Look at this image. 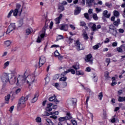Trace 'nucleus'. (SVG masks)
<instances>
[{
    "instance_id": "393cba45",
    "label": "nucleus",
    "mask_w": 125,
    "mask_h": 125,
    "mask_svg": "<svg viewBox=\"0 0 125 125\" xmlns=\"http://www.w3.org/2000/svg\"><path fill=\"white\" fill-rule=\"evenodd\" d=\"M90 24L91 25L93 24L91 27V29L93 32H95V31H97V28H96V24L93 23H91Z\"/></svg>"
},
{
    "instance_id": "79ce46f5",
    "label": "nucleus",
    "mask_w": 125,
    "mask_h": 125,
    "mask_svg": "<svg viewBox=\"0 0 125 125\" xmlns=\"http://www.w3.org/2000/svg\"><path fill=\"white\" fill-rule=\"evenodd\" d=\"M117 49L118 52H120V53L123 52V47H122V46H121L119 47H118Z\"/></svg>"
},
{
    "instance_id": "58836bf2",
    "label": "nucleus",
    "mask_w": 125,
    "mask_h": 125,
    "mask_svg": "<svg viewBox=\"0 0 125 125\" xmlns=\"http://www.w3.org/2000/svg\"><path fill=\"white\" fill-rule=\"evenodd\" d=\"M65 120H67L66 118V117H60L59 119V121L60 122H64V121H65Z\"/></svg>"
},
{
    "instance_id": "13d9d810",
    "label": "nucleus",
    "mask_w": 125,
    "mask_h": 125,
    "mask_svg": "<svg viewBox=\"0 0 125 125\" xmlns=\"http://www.w3.org/2000/svg\"><path fill=\"white\" fill-rule=\"evenodd\" d=\"M93 49H94V50H96V49H98V48H99V45H95L94 46H93Z\"/></svg>"
},
{
    "instance_id": "423d86ee",
    "label": "nucleus",
    "mask_w": 125,
    "mask_h": 125,
    "mask_svg": "<svg viewBox=\"0 0 125 125\" xmlns=\"http://www.w3.org/2000/svg\"><path fill=\"white\" fill-rule=\"evenodd\" d=\"M108 29V33H109V34H111V35H113L114 37L117 36V28L115 26H114V25H110Z\"/></svg>"
},
{
    "instance_id": "f8f14e48",
    "label": "nucleus",
    "mask_w": 125,
    "mask_h": 125,
    "mask_svg": "<svg viewBox=\"0 0 125 125\" xmlns=\"http://www.w3.org/2000/svg\"><path fill=\"white\" fill-rule=\"evenodd\" d=\"M16 80H17L16 77L12 76V74H11V77H10L9 79V83L10 84H14L16 82Z\"/></svg>"
},
{
    "instance_id": "603ef678",
    "label": "nucleus",
    "mask_w": 125,
    "mask_h": 125,
    "mask_svg": "<svg viewBox=\"0 0 125 125\" xmlns=\"http://www.w3.org/2000/svg\"><path fill=\"white\" fill-rule=\"evenodd\" d=\"M95 10L97 13H99V12L102 11V10L101 8H96Z\"/></svg>"
},
{
    "instance_id": "a18cd8bd",
    "label": "nucleus",
    "mask_w": 125,
    "mask_h": 125,
    "mask_svg": "<svg viewBox=\"0 0 125 125\" xmlns=\"http://www.w3.org/2000/svg\"><path fill=\"white\" fill-rule=\"evenodd\" d=\"M116 117V115H115L114 116V117L111 120V123H112V124H114V123H115L116 122V117Z\"/></svg>"
},
{
    "instance_id": "ea45409f",
    "label": "nucleus",
    "mask_w": 125,
    "mask_h": 125,
    "mask_svg": "<svg viewBox=\"0 0 125 125\" xmlns=\"http://www.w3.org/2000/svg\"><path fill=\"white\" fill-rule=\"evenodd\" d=\"M58 9L61 10V11H63V10H64V6L62 5H59L58 7Z\"/></svg>"
},
{
    "instance_id": "4be33fe9",
    "label": "nucleus",
    "mask_w": 125,
    "mask_h": 125,
    "mask_svg": "<svg viewBox=\"0 0 125 125\" xmlns=\"http://www.w3.org/2000/svg\"><path fill=\"white\" fill-rule=\"evenodd\" d=\"M61 30H63V31H67L68 30V25L67 24H62L60 28Z\"/></svg>"
},
{
    "instance_id": "4468645a",
    "label": "nucleus",
    "mask_w": 125,
    "mask_h": 125,
    "mask_svg": "<svg viewBox=\"0 0 125 125\" xmlns=\"http://www.w3.org/2000/svg\"><path fill=\"white\" fill-rule=\"evenodd\" d=\"M15 9L22 13L23 10V7H22L21 4H20L19 3H17L16 4V8Z\"/></svg>"
},
{
    "instance_id": "69168bd1",
    "label": "nucleus",
    "mask_w": 125,
    "mask_h": 125,
    "mask_svg": "<svg viewBox=\"0 0 125 125\" xmlns=\"http://www.w3.org/2000/svg\"><path fill=\"white\" fill-rule=\"evenodd\" d=\"M109 42L110 40L108 38H106L104 41V43H108V42Z\"/></svg>"
},
{
    "instance_id": "aec40b11",
    "label": "nucleus",
    "mask_w": 125,
    "mask_h": 125,
    "mask_svg": "<svg viewBox=\"0 0 125 125\" xmlns=\"http://www.w3.org/2000/svg\"><path fill=\"white\" fill-rule=\"evenodd\" d=\"M94 2V0H86V3L87 4L88 6H92V3Z\"/></svg>"
},
{
    "instance_id": "b1692460",
    "label": "nucleus",
    "mask_w": 125,
    "mask_h": 125,
    "mask_svg": "<svg viewBox=\"0 0 125 125\" xmlns=\"http://www.w3.org/2000/svg\"><path fill=\"white\" fill-rule=\"evenodd\" d=\"M120 22H121V20L119 19H118L117 20V21H114L113 24L116 27H118L119 26V25H120Z\"/></svg>"
},
{
    "instance_id": "2eb2a0df",
    "label": "nucleus",
    "mask_w": 125,
    "mask_h": 125,
    "mask_svg": "<svg viewBox=\"0 0 125 125\" xmlns=\"http://www.w3.org/2000/svg\"><path fill=\"white\" fill-rule=\"evenodd\" d=\"M49 101H53V102H55L56 104H58V103H59V101L56 99V97L55 96H51L49 98Z\"/></svg>"
},
{
    "instance_id": "bf43d9fd",
    "label": "nucleus",
    "mask_w": 125,
    "mask_h": 125,
    "mask_svg": "<svg viewBox=\"0 0 125 125\" xmlns=\"http://www.w3.org/2000/svg\"><path fill=\"white\" fill-rule=\"evenodd\" d=\"M14 109V105H12V106L10 107V109H9V112L10 113H12L13 111V109Z\"/></svg>"
},
{
    "instance_id": "bb28decb",
    "label": "nucleus",
    "mask_w": 125,
    "mask_h": 125,
    "mask_svg": "<svg viewBox=\"0 0 125 125\" xmlns=\"http://www.w3.org/2000/svg\"><path fill=\"white\" fill-rule=\"evenodd\" d=\"M46 124L47 125H53V123H52V121L49 119H46Z\"/></svg>"
},
{
    "instance_id": "e433bc0d",
    "label": "nucleus",
    "mask_w": 125,
    "mask_h": 125,
    "mask_svg": "<svg viewBox=\"0 0 125 125\" xmlns=\"http://www.w3.org/2000/svg\"><path fill=\"white\" fill-rule=\"evenodd\" d=\"M80 12H81V9H80V8H78L76 10H75L74 12V15H78V14H79Z\"/></svg>"
},
{
    "instance_id": "9b49d317",
    "label": "nucleus",
    "mask_w": 125,
    "mask_h": 125,
    "mask_svg": "<svg viewBox=\"0 0 125 125\" xmlns=\"http://www.w3.org/2000/svg\"><path fill=\"white\" fill-rule=\"evenodd\" d=\"M77 99H71L67 101V104L69 106H76Z\"/></svg>"
},
{
    "instance_id": "3c124183",
    "label": "nucleus",
    "mask_w": 125,
    "mask_h": 125,
    "mask_svg": "<svg viewBox=\"0 0 125 125\" xmlns=\"http://www.w3.org/2000/svg\"><path fill=\"white\" fill-rule=\"evenodd\" d=\"M93 79H94V81L95 83H96L98 80L97 76H96L95 75H93Z\"/></svg>"
},
{
    "instance_id": "412c9836",
    "label": "nucleus",
    "mask_w": 125,
    "mask_h": 125,
    "mask_svg": "<svg viewBox=\"0 0 125 125\" xmlns=\"http://www.w3.org/2000/svg\"><path fill=\"white\" fill-rule=\"evenodd\" d=\"M103 15L104 17H106V18H109L111 16L110 14H108V11L105 10L103 12Z\"/></svg>"
},
{
    "instance_id": "338daca9",
    "label": "nucleus",
    "mask_w": 125,
    "mask_h": 125,
    "mask_svg": "<svg viewBox=\"0 0 125 125\" xmlns=\"http://www.w3.org/2000/svg\"><path fill=\"white\" fill-rule=\"evenodd\" d=\"M57 57H58L59 60H60V61H61V60H62V59H63V56L62 55H60Z\"/></svg>"
},
{
    "instance_id": "0eeeda50",
    "label": "nucleus",
    "mask_w": 125,
    "mask_h": 125,
    "mask_svg": "<svg viewBox=\"0 0 125 125\" xmlns=\"http://www.w3.org/2000/svg\"><path fill=\"white\" fill-rule=\"evenodd\" d=\"M14 30H15V23H11L10 25L8 26L7 30L6 33L9 34L12 32Z\"/></svg>"
},
{
    "instance_id": "20e7f679",
    "label": "nucleus",
    "mask_w": 125,
    "mask_h": 125,
    "mask_svg": "<svg viewBox=\"0 0 125 125\" xmlns=\"http://www.w3.org/2000/svg\"><path fill=\"white\" fill-rule=\"evenodd\" d=\"M28 98L29 96H26V98H25V97H22L20 99L19 102L18 104V108H24V107H25L24 104H25L26 100H28Z\"/></svg>"
},
{
    "instance_id": "f3484780",
    "label": "nucleus",
    "mask_w": 125,
    "mask_h": 125,
    "mask_svg": "<svg viewBox=\"0 0 125 125\" xmlns=\"http://www.w3.org/2000/svg\"><path fill=\"white\" fill-rule=\"evenodd\" d=\"M21 13H22L21 12H20L17 10H16L15 9L14 10H13V15L15 17H17V15H18V14L21 15Z\"/></svg>"
},
{
    "instance_id": "9d476101",
    "label": "nucleus",
    "mask_w": 125,
    "mask_h": 125,
    "mask_svg": "<svg viewBox=\"0 0 125 125\" xmlns=\"http://www.w3.org/2000/svg\"><path fill=\"white\" fill-rule=\"evenodd\" d=\"M45 62H46L45 57L43 56H42L41 57H40L39 62L40 67H42V65H43L44 63H45Z\"/></svg>"
},
{
    "instance_id": "6e6552de",
    "label": "nucleus",
    "mask_w": 125,
    "mask_h": 125,
    "mask_svg": "<svg viewBox=\"0 0 125 125\" xmlns=\"http://www.w3.org/2000/svg\"><path fill=\"white\" fill-rule=\"evenodd\" d=\"M75 44L77 50H83L84 49V46L80 43L79 41H77Z\"/></svg>"
},
{
    "instance_id": "49530a36",
    "label": "nucleus",
    "mask_w": 125,
    "mask_h": 125,
    "mask_svg": "<svg viewBox=\"0 0 125 125\" xmlns=\"http://www.w3.org/2000/svg\"><path fill=\"white\" fill-rule=\"evenodd\" d=\"M54 54H55L54 55H55V57H58L60 55L59 52H58V51H55L54 52Z\"/></svg>"
},
{
    "instance_id": "052dcab7",
    "label": "nucleus",
    "mask_w": 125,
    "mask_h": 125,
    "mask_svg": "<svg viewBox=\"0 0 125 125\" xmlns=\"http://www.w3.org/2000/svg\"><path fill=\"white\" fill-rule=\"evenodd\" d=\"M104 76L105 77V78H107V79L108 78H109V72H108V71L105 72Z\"/></svg>"
},
{
    "instance_id": "09e8293b",
    "label": "nucleus",
    "mask_w": 125,
    "mask_h": 125,
    "mask_svg": "<svg viewBox=\"0 0 125 125\" xmlns=\"http://www.w3.org/2000/svg\"><path fill=\"white\" fill-rule=\"evenodd\" d=\"M71 122L73 125H78V124L77 123V121L75 120H71Z\"/></svg>"
},
{
    "instance_id": "c03bdc74",
    "label": "nucleus",
    "mask_w": 125,
    "mask_h": 125,
    "mask_svg": "<svg viewBox=\"0 0 125 125\" xmlns=\"http://www.w3.org/2000/svg\"><path fill=\"white\" fill-rule=\"evenodd\" d=\"M59 112L58 111H56L55 112H51V114L52 116H57V115H59Z\"/></svg>"
},
{
    "instance_id": "1a4fd4ad",
    "label": "nucleus",
    "mask_w": 125,
    "mask_h": 125,
    "mask_svg": "<svg viewBox=\"0 0 125 125\" xmlns=\"http://www.w3.org/2000/svg\"><path fill=\"white\" fill-rule=\"evenodd\" d=\"M70 72H71V74H73V75H75V74H76V71H75V70L72 68H69L67 70L64 71L61 74L62 77H64V76H66V75H67L68 73H70Z\"/></svg>"
},
{
    "instance_id": "473e14b6",
    "label": "nucleus",
    "mask_w": 125,
    "mask_h": 125,
    "mask_svg": "<svg viewBox=\"0 0 125 125\" xmlns=\"http://www.w3.org/2000/svg\"><path fill=\"white\" fill-rule=\"evenodd\" d=\"M59 81H60V82H66V81H67V77H62L60 78Z\"/></svg>"
},
{
    "instance_id": "4d7b16f0",
    "label": "nucleus",
    "mask_w": 125,
    "mask_h": 125,
    "mask_svg": "<svg viewBox=\"0 0 125 125\" xmlns=\"http://www.w3.org/2000/svg\"><path fill=\"white\" fill-rule=\"evenodd\" d=\"M63 6H64V5H67V4H68V3H67V1H63L61 4Z\"/></svg>"
},
{
    "instance_id": "6ab92c4d",
    "label": "nucleus",
    "mask_w": 125,
    "mask_h": 125,
    "mask_svg": "<svg viewBox=\"0 0 125 125\" xmlns=\"http://www.w3.org/2000/svg\"><path fill=\"white\" fill-rule=\"evenodd\" d=\"M46 110L50 112V111H52V104L50 103L47 104V106L46 108Z\"/></svg>"
},
{
    "instance_id": "4c0bfd02",
    "label": "nucleus",
    "mask_w": 125,
    "mask_h": 125,
    "mask_svg": "<svg viewBox=\"0 0 125 125\" xmlns=\"http://www.w3.org/2000/svg\"><path fill=\"white\" fill-rule=\"evenodd\" d=\"M114 15L116 17H118L120 15V13L118 11H114Z\"/></svg>"
},
{
    "instance_id": "6e6d98bb",
    "label": "nucleus",
    "mask_w": 125,
    "mask_h": 125,
    "mask_svg": "<svg viewBox=\"0 0 125 125\" xmlns=\"http://www.w3.org/2000/svg\"><path fill=\"white\" fill-rule=\"evenodd\" d=\"M105 62H106V63H108V64H107V66H108V65H109V64H110V62H111V60L109 58H106L105 59Z\"/></svg>"
},
{
    "instance_id": "0e129e2a",
    "label": "nucleus",
    "mask_w": 125,
    "mask_h": 125,
    "mask_svg": "<svg viewBox=\"0 0 125 125\" xmlns=\"http://www.w3.org/2000/svg\"><path fill=\"white\" fill-rule=\"evenodd\" d=\"M105 5L106 6H107V7H111V6H112V4L109 3L108 2H106L105 3Z\"/></svg>"
},
{
    "instance_id": "f03ea898",
    "label": "nucleus",
    "mask_w": 125,
    "mask_h": 125,
    "mask_svg": "<svg viewBox=\"0 0 125 125\" xmlns=\"http://www.w3.org/2000/svg\"><path fill=\"white\" fill-rule=\"evenodd\" d=\"M11 76V74L4 73L0 76V80L3 84L5 85L9 82V79Z\"/></svg>"
},
{
    "instance_id": "8fccbe9b",
    "label": "nucleus",
    "mask_w": 125,
    "mask_h": 125,
    "mask_svg": "<svg viewBox=\"0 0 125 125\" xmlns=\"http://www.w3.org/2000/svg\"><path fill=\"white\" fill-rule=\"evenodd\" d=\"M9 65V62H6L4 64V69H5Z\"/></svg>"
},
{
    "instance_id": "dca6fc26",
    "label": "nucleus",
    "mask_w": 125,
    "mask_h": 125,
    "mask_svg": "<svg viewBox=\"0 0 125 125\" xmlns=\"http://www.w3.org/2000/svg\"><path fill=\"white\" fill-rule=\"evenodd\" d=\"M62 17H63V15H62V14H61L59 17L55 19V23L56 24H59V23H60V20H61Z\"/></svg>"
},
{
    "instance_id": "de8ad7c7",
    "label": "nucleus",
    "mask_w": 125,
    "mask_h": 125,
    "mask_svg": "<svg viewBox=\"0 0 125 125\" xmlns=\"http://www.w3.org/2000/svg\"><path fill=\"white\" fill-rule=\"evenodd\" d=\"M84 16L86 19H87V20H89V16H88V13H86L84 14Z\"/></svg>"
},
{
    "instance_id": "680f3d73",
    "label": "nucleus",
    "mask_w": 125,
    "mask_h": 125,
    "mask_svg": "<svg viewBox=\"0 0 125 125\" xmlns=\"http://www.w3.org/2000/svg\"><path fill=\"white\" fill-rule=\"evenodd\" d=\"M58 38V39H57V41H58V40H63V39H64V38H63V36L62 35H59Z\"/></svg>"
},
{
    "instance_id": "c85d7f7f",
    "label": "nucleus",
    "mask_w": 125,
    "mask_h": 125,
    "mask_svg": "<svg viewBox=\"0 0 125 125\" xmlns=\"http://www.w3.org/2000/svg\"><path fill=\"white\" fill-rule=\"evenodd\" d=\"M66 120H71L72 119V115L70 112H68L66 114V116H65Z\"/></svg>"
},
{
    "instance_id": "7ed1b4c3",
    "label": "nucleus",
    "mask_w": 125,
    "mask_h": 125,
    "mask_svg": "<svg viewBox=\"0 0 125 125\" xmlns=\"http://www.w3.org/2000/svg\"><path fill=\"white\" fill-rule=\"evenodd\" d=\"M25 77H26L25 76V73L24 75H19L17 79L16 85H19V84H22V83H26L27 80Z\"/></svg>"
},
{
    "instance_id": "a211bd4d",
    "label": "nucleus",
    "mask_w": 125,
    "mask_h": 125,
    "mask_svg": "<svg viewBox=\"0 0 125 125\" xmlns=\"http://www.w3.org/2000/svg\"><path fill=\"white\" fill-rule=\"evenodd\" d=\"M39 98V93H36L34 97L33 98V99L31 101L32 103H35L38 100V98Z\"/></svg>"
},
{
    "instance_id": "37998d69",
    "label": "nucleus",
    "mask_w": 125,
    "mask_h": 125,
    "mask_svg": "<svg viewBox=\"0 0 125 125\" xmlns=\"http://www.w3.org/2000/svg\"><path fill=\"white\" fill-rule=\"evenodd\" d=\"M55 86L57 88V89H60V85H59V83H55Z\"/></svg>"
},
{
    "instance_id": "e2e57ef3",
    "label": "nucleus",
    "mask_w": 125,
    "mask_h": 125,
    "mask_svg": "<svg viewBox=\"0 0 125 125\" xmlns=\"http://www.w3.org/2000/svg\"><path fill=\"white\" fill-rule=\"evenodd\" d=\"M62 87H66V86H67V82H64L62 84Z\"/></svg>"
},
{
    "instance_id": "a878e982",
    "label": "nucleus",
    "mask_w": 125,
    "mask_h": 125,
    "mask_svg": "<svg viewBox=\"0 0 125 125\" xmlns=\"http://www.w3.org/2000/svg\"><path fill=\"white\" fill-rule=\"evenodd\" d=\"M72 68L77 71V70L80 69V64H79V63H77L76 64L72 66Z\"/></svg>"
},
{
    "instance_id": "5701e85b",
    "label": "nucleus",
    "mask_w": 125,
    "mask_h": 125,
    "mask_svg": "<svg viewBox=\"0 0 125 125\" xmlns=\"http://www.w3.org/2000/svg\"><path fill=\"white\" fill-rule=\"evenodd\" d=\"M10 99V95L8 94L5 97V103L6 104H8L9 102V100Z\"/></svg>"
},
{
    "instance_id": "ddd939ff",
    "label": "nucleus",
    "mask_w": 125,
    "mask_h": 125,
    "mask_svg": "<svg viewBox=\"0 0 125 125\" xmlns=\"http://www.w3.org/2000/svg\"><path fill=\"white\" fill-rule=\"evenodd\" d=\"M86 62H89L90 64H92L93 62V59H92V55L89 54L87 56L86 58L85 59Z\"/></svg>"
},
{
    "instance_id": "5fc2aeb1",
    "label": "nucleus",
    "mask_w": 125,
    "mask_h": 125,
    "mask_svg": "<svg viewBox=\"0 0 125 125\" xmlns=\"http://www.w3.org/2000/svg\"><path fill=\"white\" fill-rule=\"evenodd\" d=\"M53 79L54 80H58V79H59V75L57 74L54 75Z\"/></svg>"
},
{
    "instance_id": "cd10ccee",
    "label": "nucleus",
    "mask_w": 125,
    "mask_h": 125,
    "mask_svg": "<svg viewBox=\"0 0 125 125\" xmlns=\"http://www.w3.org/2000/svg\"><path fill=\"white\" fill-rule=\"evenodd\" d=\"M112 83H111V85H112V86H114V85H116V84H117V83L116 82V78L112 77Z\"/></svg>"
},
{
    "instance_id": "a19ab883",
    "label": "nucleus",
    "mask_w": 125,
    "mask_h": 125,
    "mask_svg": "<svg viewBox=\"0 0 125 125\" xmlns=\"http://www.w3.org/2000/svg\"><path fill=\"white\" fill-rule=\"evenodd\" d=\"M36 121L37 123H41L42 122V118H41V117H38L36 118Z\"/></svg>"
},
{
    "instance_id": "2f4dec72",
    "label": "nucleus",
    "mask_w": 125,
    "mask_h": 125,
    "mask_svg": "<svg viewBox=\"0 0 125 125\" xmlns=\"http://www.w3.org/2000/svg\"><path fill=\"white\" fill-rule=\"evenodd\" d=\"M98 97L99 100H102V98H103V92L100 93L98 95Z\"/></svg>"
},
{
    "instance_id": "c756f323",
    "label": "nucleus",
    "mask_w": 125,
    "mask_h": 125,
    "mask_svg": "<svg viewBox=\"0 0 125 125\" xmlns=\"http://www.w3.org/2000/svg\"><path fill=\"white\" fill-rule=\"evenodd\" d=\"M23 18H21L20 21H19V27H21V26H23Z\"/></svg>"
},
{
    "instance_id": "f704fd0d",
    "label": "nucleus",
    "mask_w": 125,
    "mask_h": 125,
    "mask_svg": "<svg viewBox=\"0 0 125 125\" xmlns=\"http://www.w3.org/2000/svg\"><path fill=\"white\" fill-rule=\"evenodd\" d=\"M12 13H13V10H11L9 13L8 14V15L7 16V18H10L11 17L12 15Z\"/></svg>"
},
{
    "instance_id": "774afa93",
    "label": "nucleus",
    "mask_w": 125,
    "mask_h": 125,
    "mask_svg": "<svg viewBox=\"0 0 125 125\" xmlns=\"http://www.w3.org/2000/svg\"><path fill=\"white\" fill-rule=\"evenodd\" d=\"M85 22H84V21H81L80 22V26H85Z\"/></svg>"
},
{
    "instance_id": "f257e3e1",
    "label": "nucleus",
    "mask_w": 125,
    "mask_h": 125,
    "mask_svg": "<svg viewBox=\"0 0 125 125\" xmlns=\"http://www.w3.org/2000/svg\"><path fill=\"white\" fill-rule=\"evenodd\" d=\"M24 76L25 77L27 76L26 77V83L29 86L33 85V83H34V82H35V74H30V70H27L24 73Z\"/></svg>"
},
{
    "instance_id": "7c9ffc66",
    "label": "nucleus",
    "mask_w": 125,
    "mask_h": 125,
    "mask_svg": "<svg viewBox=\"0 0 125 125\" xmlns=\"http://www.w3.org/2000/svg\"><path fill=\"white\" fill-rule=\"evenodd\" d=\"M76 74L77 76H80L81 75H84V73L83 71H80L76 70Z\"/></svg>"
},
{
    "instance_id": "c9c22d12",
    "label": "nucleus",
    "mask_w": 125,
    "mask_h": 125,
    "mask_svg": "<svg viewBox=\"0 0 125 125\" xmlns=\"http://www.w3.org/2000/svg\"><path fill=\"white\" fill-rule=\"evenodd\" d=\"M93 18L94 20L97 21L98 20V17H97V14H93Z\"/></svg>"
},
{
    "instance_id": "39448f33",
    "label": "nucleus",
    "mask_w": 125,
    "mask_h": 125,
    "mask_svg": "<svg viewBox=\"0 0 125 125\" xmlns=\"http://www.w3.org/2000/svg\"><path fill=\"white\" fill-rule=\"evenodd\" d=\"M46 28H47V25H45L42 29V33L41 34L40 36H38L37 42H42V40L44 38L45 31H46Z\"/></svg>"
},
{
    "instance_id": "72a5a7b5",
    "label": "nucleus",
    "mask_w": 125,
    "mask_h": 125,
    "mask_svg": "<svg viewBox=\"0 0 125 125\" xmlns=\"http://www.w3.org/2000/svg\"><path fill=\"white\" fill-rule=\"evenodd\" d=\"M4 43L5 44V45H6L7 46H9V45H10V44H11V42L10 41L8 40L4 42Z\"/></svg>"
},
{
    "instance_id": "864d4df0",
    "label": "nucleus",
    "mask_w": 125,
    "mask_h": 125,
    "mask_svg": "<svg viewBox=\"0 0 125 125\" xmlns=\"http://www.w3.org/2000/svg\"><path fill=\"white\" fill-rule=\"evenodd\" d=\"M26 35H30L31 34V30L30 29H27L26 30Z\"/></svg>"
}]
</instances>
